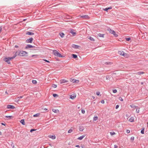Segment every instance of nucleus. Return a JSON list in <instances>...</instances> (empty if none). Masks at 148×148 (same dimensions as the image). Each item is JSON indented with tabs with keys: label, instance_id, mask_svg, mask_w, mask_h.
<instances>
[{
	"label": "nucleus",
	"instance_id": "48",
	"mask_svg": "<svg viewBox=\"0 0 148 148\" xmlns=\"http://www.w3.org/2000/svg\"><path fill=\"white\" fill-rule=\"evenodd\" d=\"M119 107V106L118 105H117L116 106V107H115V108L116 109H118Z\"/></svg>",
	"mask_w": 148,
	"mask_h": 148
},
{
	"label": "nucleus",
	"instance_id": "10",
	"mask_svg": "<svg viewBox=\"0 0 148 148\" xmlns=\"http://www.w3.org/2000/svg\"><path fill=\"white\" fill-rule=\"evenodd\" d=\"M76 95L75 94H73L70 96V98L72 99H74L76 97Z\"/></svg>",
	"mask_w": 148,
	"mask_h": 148
},
{
	"label": "nucleus",
	"instance_id": "62",
	"mask_svg": "<svg viewBox=\"0 0 148 148\" xmlns=\"http://www.w3.org/2000/svg\"><path fill=\"white\" fill-rule=\"evenodd\" d=\"M5 93L6 94H8V92H7V91H5Z\"/></svg>",
	"mask_w": 148,
	"mask_h": 148
},
{
	"label": "nucleus",
	"instance_id": "22",
	"mask_svg": "<svg viewBox=\"0 0 148 148\" xmlns=\"http://www.w3.org/2000/svg\"><path fill=\"white\" fill-rule=\"evenodd\" d=\"M20 122L23 125H25V122L24 121V119H22L20 121Z\"/></svg>",
	"mask_w": 148,
	"mask_h": 148
},
{
	"label": "nucleus",
	"instance_id": "47",
	"mask_svg": "<svg viewBox=\"0 0 148 148\" xmlns=\"http://www.w3.org/2000/svg\"><path fill=\"white\" fill-rule=\"evenodd\" d=\"M130 131L129 130H127L126 132L127 133H130Z\"/></svg>",
	"mask_w": 148,
	"mask_h": 148
},
{
	"label": "nucleus",
	"instance_id": "13",
	"mask_svg": "<svg viewBox=\"0 0 148 148\" xmlns=\"http://www.w3.org/2000/svg\"><path fill=\"white\" fill-rule=\"evenodd\" d=\"M26 34L30 35H33L34 34V33L33 32H27L26 33Z\"/></svg>",
	"mask_w": 148,
	"mask_h": 148
},
{
	"label": "nucleus",
	"instance_id": "35",
	"mask_svg": "<svg viewBox=\"0 0 148 148\" xmlns=\"http://www.w3.org/2000/svg\"><path fill=\"white\" fill-rule=\"evenodd\" d=\"M53 96L54 97L58 96V95L56 94H53Z\"/></svg>",
	"mask_w": 148,
	"mask_h": 148
},
{
	"label": "nucleus",
	"instance_id": "25",
	"mask_svg": "<svg viewBox=\"0 0 148 148\" xmlns=\"http://www.w3.org/2000/svg\"><path fill=\"white\" fill-rule=\"evenodd\" d=\"M130 106L131 108H136L137 107V106H136L134 105H131Z\"/></svg>",
	"mask_w": 148,
	"mask_h": 148
},
{
	"label": "nucleus",
	"instance_id": "61",
	"mask_svg": "<svg viewBox=\"0 0 148 148\" xmlns=\"http://www.w3.org/2000/svg\"><path fill=\"white\" fill-rule=\"evenodd\" d=\"M92 98L93 99H94L95 98V97L94 96H92Z\"/></svg>",
	"mask_w": 148,
	"mask_h": 148
},
{
	"label": "nucleus",
	"instance_id": "6",
	"mask_svg": "<svg viewBox=\"0 0 148 148\" xmlns=\"http://www.w3.org/2000/svg\"><path fill=\"white\" fill-rule=\"evenodd\" d=\"M118 53L120 55L123 56H125L126 54V53H124L123 51H119Z\"/></svg>",
	"mask_w": 148,
	"mask_h": 148
},
{
	"label": "nucleus",
	"instance_id": "57",
	"mask_svg": "<svg viewBox=\"0 0 148 148\" xmlns=\"http://www.w3.org/2000/svg\"><path fill=\"white\" fill-rule=\"evenodd\" d=\"M37 56V55H33L32 56V57H33L34 56Z\"/></svg>",
	"mask_w": 148,
	"mask_h": 148
},
{
	"label": "nucleus",
	"instance_id": "27",
	"mask_svg": "<svg viewBox=\"0 0 148 148\" xmlns=\"http://www.w3.org/2000/svg\"><path fill=\"white\" fill-rule=\"evenodd\" d=\"M49 137L53 139H54L56 138V136H51L50 135V136H49Z\"/></svg>",
	"mask_w": 148,
	"mask_h": 148
},
{
	"label": "nucleus",
	"instance_id": "37",
	"mask_svg": "<svg viewBox=\"0 0 148 148\" xmlns=\"http://www.w3.org/2000/svg\"><path fill=\"white\" fill-rule=\"evenodd\" d=\"M73 131V130H72V129H70V130H69L68 132V133H71V132H72Z\"/></svg>",
	"mask_w": 148,
	"mask_h": 148
},
{
	"label": "nucleus",
	"instance_id": "3",
	"mask_svg": "<svg viewBox=\"0 0 148 148\" xmlns=\"http://www.w3.org/2000/svg\"><path fill=\"white\" fill-rule=\"evenodd\" d=\"M53 53L55 56L59 57L62 58L64 56L62 55L60 53H59L57 51L54 50L53 51Z\"/></svg>",
	"mask_w": 148,
	"mask_h": 148
},
{
	"label": "nucleus",
	"instance_id": "39",
	"mask_svg": "<svg viewBox=\"0 0 148 148\" xmlns=\"http://www.w3.org/2000/svg\"><path fill=\"white\" fill-rule=\"evenodd\" d=\"M52 87L54 88H56L57 87V85H56V84H53V85H52Z\"/></svg>",
	"mask_w": 148,
	"mask_h": 148
},
{
	"label": "nucleus",
	"instance_id": "60",
	"mask_svg": "<svg viewBox=\"0 0 148 148\" xmlns=\"http://www.w3.org/2000/svg\"><path fill=\"white\" fill-rule=\"evenodd\" d=\"M1 124L2 125H5V124L3 123H1Z\"/></svg>",
	"mask_w": 148,
	"mask_h": 148
},
{
	"label": "nucleus",
	"instance_id": "45",
	"mask_svg": "<svg viewBox=\"0 0 148 148\" xmlns=\"http://www.w3.org/2000/svg\"><path fill=\"white\" fill-rule=\"evenodd\" d=\"M100 94V92H96V95H99Z\"/></svg>",
	"mask_w": 148,
	"mask_h": 148
},
{
	"label": "nucleus",
	"instance_id": "24",
	"mask_svg": "<svg viewBox=\"0 0 148 148\" xmlns=\"http://www.w3.org/2000/svg\"><path fill=\"white\" fill-rule=\"evenodd\" d=\"M73 58H74V59H75L76 58H77V55L75 54H73L72 55Z\"/></svg>",
	"mask_w": 148,
	"mask_h": 148
},
{
	"label": "nucleus",
	"instance_id": "30",
	"mask_svg": "<svg viewBox=\"0 0 148 148\" xmlns=\"http://www.w3.org/2000/svg\"><path fill=\"white\" fill-rule=\"evenodd\" d=\"M89 38L90 40H91V41H94L95 40L92 37H91V36L90 37H89Z\"/></svg>",
	"mask_w": 148,
	"mask_h": 148
},
{
	"label": "nucleus",
	"instance_id": "23",
	"mask_svg": "<svg viewBox=\"0 0 148 148\" xmlns=\"http://www.w3.org/2000/svg\"><path fill=\"white\" fill-rule=\"evenodd\" d=\"M64 35L65 34H64L63 33H61L60 34V36L62 38L64 36Z\"/></svg>",
	"mask_w": 148,
	"mask_h": 148
},
{
	"label": "nucleus",
	"instance_id": "38",
	"mask_svg": "<svg viewBox=\"0 0 148 148\" xmlns=\"http://www.w3.org/2000/svg\"><path fill=\"white\" fill-rule=\"evenodd\" d=\"M134 139V137L132 136L130 140H131V141H133Z\"/></svg>",
	"mask_w": 148,
	"mask_h": 148
},
{
	"label": "nucleus",
	"instance_id": "16",
	"mask_svg": "<svg viewBox=\"0 0 148 148\" xmlns=\"http://www.w3.org/2000/svg\"><path fill=\"white\" fill-rule=\"evenodd\" d=\"M81 17L83 18H89V17L88 15H83L81 16Z\"/></svg>",
	"mask_w": 148,
	"mask_h": 148
},
{
	"label": "nucleus",
	"instance_id": "5",
	"mask_svg": "<svg viewBox=\"0 0 148 148\" xmlns=\"http://www.w3.org/2000/svg\"><path fill=\"white\" fill-rule=\"evenodd\" d=\"M33 40V38H31L29 39H27L26 41V42L27 43H32Z\"/></svg>",
	"mask_w": 148,
	"mask_h": 148
},
{
	"label": "nucleus",
	"instance_id": "11",
	"mask_svg": "<svg viewBox=\"0 0 148 148\" xmlns=\"http://www.w3.org/2000/svg\"><path fill=\"white\" fill-rule=\"evenodd\" d=\"M68 81L66 79H62L60 81V84H63L67 82Z\"/></svg>",
	"mask_w": 148,
	"mask_h": 148
},
{
	"label": "nucleus",
	"instance_id": "26",
	"mask_svg": "<svg viewBox=\"0 0 148 148\" xmlns=\"http://www.w3.org/2000/svg\"><path fill=\"white\" fill-rule=\"evenodd\" d=\"M10 145H11V146L12 147V148H13L14 147V144L12 142H11Z\"/></svg>",
	"mask_w": 148,
	"mask_h": 148
},
{
	"label": "nucleus",
	"instance_id": "64",
	"mask_svg": "<svg viewBox=\"0 0 148 148\" xmlns=\"http://www.w3.org/2000/svg\"><path fill=\"white\" fill-rule=\"evenodd\" d=\"M144 84V82H141V84Z\"/></svg>",
	"mask_w": 148,
	"mask_h": 148
},
{
	"label": "nucleus",
	"instance_id": "59",
	"mask_svg": "<svg viewBox=\"0 0 148 148\" xmlns=\"http://www.w3.org/2000/svg\"><path fill=\"white\" fill-rule=\"evenodd\" d=\"M18 46L16 45L15 46V47L16 48H18Z\"/></svg>",
	"mask_w": 148,
	"mask_h": 148
},
{
	"label": "nucleus",
	"instance_id": "42",
	"mask_svg": "<svg viewBox=\"0 0 148 148\" xmlns=\"http://www.w3.org/2000/svg\"><path fill=\"white\" fill-rule=\"evenodd\" d=\"M131 39L130 38H126V40L127 41H129Z\"/></svg>",
	"mask_w": 148,
	"mask_h": 148
},
{
	"label": "nucleus",
	"instance_id": "29",
	"mask_svg": "<svg viewBox=\"0 0 148 148\" xmlns=\"http://www.w3.org/2000/svg\"><path fill=\"white\" fill-rule=\"evenodd\" d=\"M141 133L142 134H144V129L143 128L141 131Z\"/></svg>",
	"mask_w": 148,
	"mask_h": 148
},
{
	"label": "nucleus",
	"instance_id": "43",
	"mask_svg": "<svg viewBox=\"0 0 148 148\" xmlns=\"http://www.w3.org/2000/svg\"><path fill=\"white\" fill-rule=\"evenodd\" d=\"M43 60L44 61H45V62H48V63H49L50 62L49 61L47 60H46V59H43Z\"/></svg>",
	"mask_w": 148,
	"mask_h": 148
},
{
	"label": "nucleus",
	"instance_id": "63",
	"mask_svg": "<svg viewBox=\"0 0 148 148\" xmlns=\"http://www.w3.org/2000/svg\"><path fill=\"white\" fill-rule=\"evenodd\" d=\"M44 110H47V109L46 108H45L44 109Z\"/></svg>",
	"mask_w": 148,
	"mask_h": 148
},
{
	"label": "nucleus",
	"instance_id": "2",
	"mask_svg": "<svg viewBox=\"0 0 148 148\" xmlns=\"http://www.w3.org/2000/svg\"><path fill=\"white\" fill-rule=\"evenodd\" d=\"M16 55L15 54L12 57H9L8 58H5L4 60L8 64H10V60L14 58L16 56Z\"/></svg>",
	"mask_w": 148,
	"mask_h": 148
},
{
	"label": "nucleus",
	"instance_id": "54",
	"mask_svg": "<svg viewBox=\"0 0 148 148\" xmlns=\"http://www.w3.org/2000/svg\"><path fill=\"white\" fill-rule=\"evenodd\" d=\"M118 147V146L116 145H114V148H117Z\"/></svg>",
	"mask_w": 148,
	"mask_h": 148
},
{
	"label": "nucleus",
	"instance_id": "34",
	"mask_svg": "<svg viewBox=\"0 0 148 148\" xmlns=\"http://www.w3.org/2000/svg\"><path fill=\"white\" fill-rule=\"evenodd\" d=\"M110 133L111 136H112L113 135H114L115 134V133L114 132H110Z\"/></svg>",
	"mask_w": 148,
	"mask_h": 148
},
{
	"label": "nucleus",
	"instance_id": "15",
	"mask_svg": "<svg viewBox=\"0 0 148 148\" xmlns=\"http://www.w3.org/2000/svg\"><path fill=\"white\" fill-rule=\"evenodd\" d=\"M72 47H73L74 48H75V49H77L79 47V46L77 45H74V44L73 45H72Z\"/></svg>",
	"mask_w": 148,
	"mask_h": 148
},
{
	"label": "nucleus",
	"instance_id": "20",
	"mask_svg": "<svg viewBox=\"0 0 148 148\" xmlns=\"http://www.w3.org/2000/svg\"><path fill=\"white\" fill-rule=\"evenodd\" d=\"M84 127L82 126H80L79 127V130L80 131H82L84 130Z\"/></svg>",
	"mask_w": 148,
	"mask_h": 148
},
{
	"label": "nucleus",
	"instance_id": "44",
	"mask_svg": "<svg viewBox=\"0 0 148 148\" xmlns=\"http://www.w3.org/2000/svg\"><path fill=\"white\" fill-rule=\"evenodd\" d=\"M36 130L34 129H32L30 130V132H32L33 131H35Z\"/></svg>",
	"mask_w": 148,
	"mask_h": 148
},
{
	"label": "nucleus",
	"instance_id": "58",
	"mask_svg": "<svg viewBox=\"0 0 148 148\" xmlns=\"http://www.w3.org/2000/svg\"><path fill=\"white\" fill-rule=\"evenodd\" d=\"M75 146L77 147H80L78 145H76Z\"/></svg>",
	"mask_w": 148,
	"mask_h": 148
},
{
	"label": "nucleus",
	"instance_id": "53",
	"mask_svg": "<svg viewBox=\"0 0 148 148\" xmlns=\"http://www.w3.org/2000/svg\"><path fill=\"white\" fill-rule=\"evenodd\" d=\"M81 147L82 148H84L85 146L84 145H82Z\"/></svg>",
	"mask_w": 148,
	"mask_h": 148
},
{
	"label": "nucleus",
	"instance_id": "52",
	"mask_svg": "<svg viewBox=\"0 0 148 148\" xmlns=\"http://www.w3.org/2000/svg\"><path fill=\"white\" fill-rule=\"evenodd\" d=\"M2 30V27L1 26L0 27V33L1 32Z\"/></svg>",
	"mask_w": 148,
	"mask_h": 148
},
{
	"label": "nucleus",
	"instance_id": "9",
	"mask_svg": "<svg viewBox=\"0 0 148 148\" xmlns=\"http://www.w3.org/2000/svg\"><path fill=\"white\" fill-rule=\"evenodd\" d=\"M7 108L8 109H14L15 108V107L13 106V105H8L7 106Z\"/></svg>",
	"mask_w": 148,
	"mask_h": 148
},
{
	"label": "nucleus",
	"instance_id": "14",
	"mask_svg": "<svg viewBox=\"0 0 148 148\" xmlns=\"http://www.w3.org/2000/svg\"><path fill=\"white\" fill-rule=\"evenodd\" d=\"M70 32L72 34L73 36H75L76 34V33L74 32L73 30V29H71V30L70 31Z\"/></svg>",
	"mask_w": 148,
	"mask_h": 148
},
{
	"label": "nucleus",
	"instance_id": "4",
	"mask_svg": "<svg viewBox=\"0 0 148 148\" xmlns=\"http://www.w3.org/2000/svg\"><path fill=\"white\" fill-rule=\"evenodd\" d=\"M108 30L109 31L110 33L112 34L115 37H117L118 36V35L116 34L114 30H111L110 28L108 29Z\"/></svg>",
	"mask_w": 148,
	"mask_h": 148
},
{
	"label": "nucleus",
	"instance_id": "21",
	"mask_svg": "<svg viewBox=\"0 0 148 148\" xmlns=\"http://www.w3.org/2000/svg\"><path fill=\"white\" fill-rule=\"evenodd\" d=\"M52 111L55 113H57L59 112V110H58L56 109H52Z\"/></svg>",
	"mask_w": 148,
	"mask_h": 148
},
{
	"label": "nucleus",
	"instance_id": "40",
	"mask_svg": "<svg viewBox=\"0 0 148 148\" xmlns=\"http://www.w3.org/2000/svg\"><path fill=\"white\" fill-rule=\"evenodd\" d=\"M117 92V90L116 89H114L113 90V92L114 93H115L116 92Z\"/></svg>",
	"mask_w": 148,
	"mask_h": 148
},
{
	"label": "nucleus",
	"instance_id": "19",
	"mask_svg": "<svg viewBox=\"0 0 148 148\" xmlns=\"http://www.w3.org/2000/svg\"><path fill=\"white\" fill-rule=\"evenodd\" d=\"M144 73V72L142 71L136 73L137 75H140L141 74H143Z\"/></svg>",
	"mask_w": 148,
	"mask_h": 148
},
{
	"label": "nucleus",
	"instance_id": "8",
	"mask_svg": "<svg viewBox=\"0 0 148 148\" xmlns=\"http://www.w3.org/2000/svg\"><path fill=\"white\" fill-rule=\"evenodd\" d=\"M35 46H32L30 45H27L25 47V49H28L34 47Z\"/></svg>",
	"mask_w": 148,
	"mask_h": 148
},
{
	"label": "nucleus",
	"instance_id": "12",
	"mask_svg": "<svg viewBox=\"0 0 148 148\" xmlns=\"http://www.w3.org/2000/svg\"><path fill=\"white\" fill-rule=\"evenodd\" d=\"M129 121L131 122L134 121V117L133 116L131 117L129 119Z\"/></svg>",
	"mask_w": 148,
	"mask_h": 148
},
{
	"label": "nucleus",
	"instance_id": "31",
	"mask_svg": "<svg viewBox=\"0 0 148 148\" xmlns=\"http://www.w3.org/2000/svg\"><path fill=\"white\" fill-rule=\"evenodd\" d=\"M139 112V108H136V112L137 113H138Z\"/></svg>",
	"mask_w": 148,
	"mask_h": 148
},
{
	"label": "nucleus",
	"instance_id": "56",
	"mask_svg": "<svg viewBox=\"0 0 148 148\" xmlns=\"http://www.w3.org/2000/svg\"><path fill=\"white\" fill-rule=\"evenodd\" d=\"M109 76H108V75L107 76H106V79H108V78H109Z\"/></svg>",
	"mask_w": 148,
	"mask_h": 148
},
{
	"label": "nucleus",
	"instance_id": "17",
	"mask_svg": "<svg viewBox=\"0 0 148 148\" xmlns=\"http://www.w3.org/2000/svg\"><path fill=\"white\" fill-rule=\"evenodd\" d=\"M104 35L105 34H101V33H99L97 34V35L98 36L100 37L104 38Z\"/></svg>",
	"mask_w": 148,
	"mask_h": 148
},
{
	"label": "nucleus",
	"instance_id": "46",
	"mask_svg": "<svg viewBox=\"0 0 148 148\" xmlns=\"http://www.w3.org/2000/svg\"><path fill=\"white\" fill-rule=\"evenodd\" d=\"M103 10L104 11H107L108 10V8H106L105 9H104Z\"/></svg>",
	"mask_w": 148,
	"mask_h": 148
},
{
	"label": "nucleus",
	"instance_id": "18",
	"mask_svg": "<svg viewBox=\"0 0 148 148\" xmlns=\"http://www.w3.org/2000/svg\"><path fill=\"white\" fill-rule=\"evenodd\" d=\"M85 136V135H82L77 138V139L79 140H82Z\"/></svg>",
	"mask_w": 148,
	"mask_h": 148
},
{
	"label": "nucleus",
	"instance_id": "1",
	"mask_svg": "<svg viewBox=\"0 0 148 148\" xmlns=\"http://www.w3.org/2000/svg\"><path fill=\"white\" fill-rule=\"evenodd\" d=\"M16 53H17L20 56H27L28 53L25 51H20L17 52Z\"/></svg>",
	"mask_w": 148,
	"mask_h": 148
},
{
	"label": "nucleus",
	"instance_id": "33",
	"mask_svg": "<svg viewBox=\"0 0 148 148\" xmlns=\"http://www.w3.org/2000/svg\"><path fill=\"white\" fill-rule=\"evenodd\" d=\"M12 117V116H5L6 118H7L10 119H11Z\"/></svg>",
	"mask_w": 148,
	"mask_h": 148
},
{
	"label": "nucleus",
	"instance_id": "28",
	"mask_svg": "<svg viewBox=\"0 0 148 148\" xmlns=\"http://www.w3.org/2000/svg\"><path fill=\"white\" fill-rule=\"evenodd\" d=\"M98 119V117L97 116H94V117H93V120L94 121H96Z\"/></svg>",
	"mask_w": 148,
	"mask_h": 148
},
{
	"label": "nucleus",
	"instance_id": "36",
	"mask_svg": "<svg viewBox=\"0 0 148 148\" xmlns=\"http://www.w3.org/2000/svg\"><path fill=\"white\" fill-rule=\"evenodd\" d=\"M32 82L34 84H35L37 83V82L36 80H33L32 81Z\"/></svg>",
	"mask_w": 148,
	"mask_h": 148
},
{
	"label": "nucleus",
	"instance_id": "50",
	"mask_svg": "<svg viewBox=\"0 0 148 148\" xmlns=\"http://www.w3.org/2000/svg\"><path fill=\"white\" fill-rule=\"evenodd\" d=\"M23 97V96H19V97H18V98L20 99L22 98Z\"/></svg>",
	"mask_w": 148,
	"mask_h": 148
},
{
	"label": "nucleus",
	"instance_id": "32",
	"mask_svg": "<svg viewBox=\"0 0 148 148\" xmlns=\"http://www.w3.org/2000/svg\"><path fill=\"white\" fill-rule=\"evenodd\" d=\"M39 113L33 115V116L34 117H37V116H39Z\"/></svg>",
	"mask_w": 148,
	"mask_h": 148
},
{
	"label": "nucleus",
	"instance_id": "7",
	"mask_svg": "<svg viewBox=\"0 0 148 148\" xmlns=\"http://www.w3.org/2000/svg\"><path fill=\"white\" fill-rule=\"evenodd\" d=\"M71 81L73 83H78L79 82V81L78 80H76L74 79H71Z\"/></svg>",
	"mask_w": 148,
	"mask_h": 148
},
{
	"label": "nucleus",
	"instance_id": "51",
	"mask_svg": "<svg viewBox=\"0 0 148 148\" xmlns=\"http://www.w3.org/2000/svg\"><path fill=\"white\" fill-rule=\"evenodd\" d=\"M101 103L102 104L104 103V101L103 100H102L101 102Z\"/></svg>",
	"mask_w": 148,
	"mask_h": 148
},
{
	"label": "nucleus",
	"instance_id": "49",
	"mask_svg": "<svg viewBox=\"0 0 148 148\" xmlns=\"http://www.w3.org/2000/svg\"><path fill=\"white\" fill-rule=\"evenodd\" d=\"M85 111L84 110H82V112L83 114H84L85 113Z\"/></svg>",
	"mask_w": 148,
	"mask_h": 148
},
{
	"label": "nucleus",
	"instance_id": "41",
	"mask_svg": "<svg viewBox=\"0 0 148 148\" xmlns=\"http://www.w3.org/2000/svg\"><path fill=\"white\" fill-rule=\"evenodd\" d=\"M119 100L120 101H123V99L121 97H119Z\"/></svg>",
	"mask_w": 148,
	"mask_h": 148
},
{
	"label": "nucleus",
	"instance_id": "55",
	"mask_svg": "<svg viewBox=\"0 0 148 148\" xmlns=\"http://www.w3.org/2000/svg\"><path fill=\"white\" fill-rule=\"evenodd\" d=\"M108 8V10L112 9V8L111 7H109Z\"/></svg>",
	"mask_w": 148,
	"mask_h": 148
}]
</instances>
